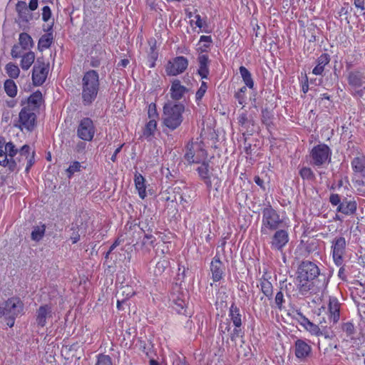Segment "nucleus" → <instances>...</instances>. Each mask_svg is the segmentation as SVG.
<instances>
[{"mask_svg":"<svg viewBox=\"0 0 365 365\" xmlns=\"http://www.w3.org/2000/svg\"><path fill=\"white\" fill-rule=\"evenodd\" d=\"M312 353V346L304 339H298L294 342V354L299 360H304Z\"/></svg>","mask_w":365,"mask_h":365,"instance_id":"16","label":"nucleus"},{"mask_svg":"<svg viewBox=\"0 0 365 365\" xmlns=\"http://www.w3.org/2000/svg\"><path fill=\"white\" fill-rule=\"evenodd\" d=\"M21 66L24 70H28L35 60V54L32 51L27 52L21 56Z\"/></svg>","mask_w":365,"mask_h":365,"instance_id":"32","label":"nucleus"},{"mask_svg":"<svg viewBox=\"0 0 365 365\" xmlns=\"http://www.w3.org/2000/svg\"><path fill=\"white\" fill-rule=\"evenodd\" d=\"M81 167V166L80 163H78L77 161L73 162L71 165H70V166L67 169V172L70 174L69 177L71 175H73L74 173L79 171Z\"/></svg>","mask_w":365,"mask_h":365,"instance_id":"51","label":"nucleus"},{"mask_svg":"<svg viewBox=\"0 0 365 365\" xmlns=\"http://www.w3.org/2000/svg\"><path fill=\"white\" fill-rule=\"evenodd\" d=\"M188 66V60L184 56H177L170 60L165 66L168 76H177L183 73Z\"/></svg>","mask_w":365,"mask_h":365,"instance_id":"11","label":"nucleus"},{"mask_svg":"<svg viewBox=\"0 0 365 365\" xmlns=\"http://www.w3.org/2000/svg\"><path fill=\"white\" fill-rule=\"evenodd\" d=\"M19 153V150L16 148L12 142H9L5 144L3 155H6V158H14Z\"/></svg>","mask_w":365,"mask_h":365,"instance_id":"34","label":"nucleus"},{"mask_svg":"<svg viewBox=\"0 0 365 365\" xmlns=\"http://www.w3.org/2000/svg\"><path fill=\"white\" fill-rule=\"evenodd\" d=\"M240 73L245 85L250 89H253L254 81L252 78L251 73L245 66H242L240 67Z\"/></svg>","mask_w":365,"mask_h":365,"instance_id":"33","label":"nucleus"},{"mask_svg":"<svg viewBox=\"0 0 365 365\" xmlns=\"http://www.w3.org/2000/svg\"><path fill=\"white\" fill-rule=\"evenodd\" d=\"M364 4V0H354L355 6L358 9H360L362 11L365 9Z\"/></svg>","mask_w":365,"mask_h":365,"instance_id":"63","label":"nucleus"},{"mask_svg":"<svg viewBox=\"0 0 365 365\" xmlns=\"http://www.w3.org/2000/svg\"><path fill=\"white\" fill-rule=\"evenodd\" d=\"M329 321L336 324L340 318V304L336 298L332 297L329 302Z\"/></svg>","mask_w":365,"mask_h":365,"instance_id":"21","label":"nucleus"},{"mask_svg":"<svg viewBox=\"0 0 365 365\" xmlns=\"http://www.w3.org/2000/svg\"><path fill=\"white\" fill-rule=\"evenodd\" d=\"M225 267L220 258L215 257L210 264V270L212 272V278L214 282L220 281L223 276Z\"/></svg>","mask_w":365,"mask_h":365,"instance_id":"18","label":"nucleus"},{"mask_svg":"<svg viewBox=\"0 0 365 365\" xmlns=\"http://www.w3.org/2000/svg\"><path fill=\"white\" fill-rule=\"evenodd\" d=\"M270 237L269 245L272 250L282 252L289 240V232L284 229H277Z\"/></svg>","mask_w":365,"mask_h":365,"instance_id":"10","label":"nucleus"},{"mask_svg":"<svg viewBox=\"0 0 365 365\" xmlns=\"http://www.w3.org/2000/svg\"><path fill=\"white\" fill-rule=\"evenodd\" d=\"M42 19L43 21H48L51 16V11L48 6H45L42 9Z\"/></svg>","mask_w":365,"mask_h":365,"instance_id":"52","label":"nucleus"},{"mask_svg":"<svg viewBox=\"0 0 365 365\" xmlns=\"http://www.w3.org/2000/svg\"><path fill=\"white\" fill-rule=\"evenodd\" d=\"M30 146L23 145L19 150V153L14 158H6L3 155V150H0V165L7 168L10 172L20 170L26 163V171L29 172L34 164V151L31 153Z\"/></svg>","mask_w":365,"mask_h":365,"instance_id":"1","label":"nucleus"},{"mask_svg":"<svg viewBox=\"0 0 365 365\" xmlns=\"http://www.w3.org/2000/svg\"><path fill=\"white\" fill-rule=\"evenodd\" d=\"M235 327H242V314L240 309L235 303H232L229 309L228 314Z\"/></svg>","mask_w":365,"mask_h":365,"instance_id":"24","label":"nucleus"},{"mask_svg":"<svg viewBox=\"0 0 365 365\" xmlns=\"http://www.w3.org/2000/svg\"><path fill=\"white\" fill-rule=\"evenodd\" d=\"M260 287L262 293L269 299H272L273 294V287L272 283L266 279L260 282Z\"/></svg>","mask_w":365,"mask_h":365,"instance_id":"37","label":"nucleus"},{"mask_svg":"<svg viewBox=\"0 0 365 365\" xmlns=\"http://www.w3.org/2000/svg\"><path fill=\"white\" fill-rule=\"evenodd\" d=\"M197 171L200 178L206 185L207 189L210 190L212 187V183L208 162L203 160L201 165L197 168Z\"/></svg>","mask_w":365,"mask_h":365,"instance_id":"19","label":"nucleus"},{"mask_svg":"<svg viewBox=\"0 0 365 365\" xmlns=\"http://www.w3.org/2000/svg\"><path fill=\"white\" fill-rule=\"evenodd\" d=\"M52 308L48 304L41 306L36 311V323L38 326L43 327L46 324V319L52 317Z\"/></svg>","mask_w":365,"mask_h":365,"instance_id":"17","label":"nucleus"},{"mask_svg":"<svg viewBox=\"0 0 365 365\" xmlns=\"http://www.w3.org/2000/svg\"><path fill=\"white\" fill-rule=\"evenodd\" d=\"M148 114L150 118H154L158 115L155 104L151 103L149 105Z\"/></svg>","mask_w":365,"mask_h":365,"instance_id":"56","label":"nucleus"},{"mask_svg":"<svg viewBox=\"0 0 365 365\" xmlns=\"http://www.w3.org/2000/svg\"><path fill=\"white\" fill-rule=\"evenodd\" d=\"M294 317L312 335L319 336L323 334L319 326L310 322L301 312L297 311Z\"/></svg>","mask_w":365,"mask_h":365,"instance_id":"14","label":"nucleus"},{"mask_svg":"<svg viewBox=\"0 0 365 365\" xmlns=\"http://www.w3.org/2000/svg\"><path fill=\"white\" fill-rule=\"evenodd\" d=\"M151 233L152 232H148L144 235V237L142 242L143 245H150L153 247L154 242L156 239Z\"/></svg>","mask_w":365,"mask_h":365,"instance_id":"47","label":"nucleus"},{"mask_svg":"<svg viewBox=\"0 0 365 365\" xmlns=\"http://www.w3.org/2000/svg\"><path fill=\"white\" fill-rule=\"evenodd\" d=\"M97 93H83L82 98L85 106L90 105L96 98Z\"/></svg>","mask_w":365,"mask_h":365,"instance_id":"43","label":"nucleus"},{"mask_svg":"<svg viewBox=\"0 0 365 365\" xmlns=\"http://www.w3.org/2000/svg\"><path fill=\"white\" fill-rule=\"evenodd\" d=\"M23 312V303L18 298H11L0 305V316L16 318Z\"/></svg>","mask_w":365,"mask_h":365,"instance_id":"7","label":"nucleus"},{"mask_svg":"<svg viewBox=\"0 0 365 365\" xmlns=\"http://www.w3.org/2000/svg\"><path fill=\"white\" fill-rule=\"evenodd\" d=\"M86 146V145L84 142L79 141L78 143H77V144L75 147V150L77 153H82L83 151L85 150Z\"/></svg>","mask_w":365,"mask_h":365,"instance_id":"61","label":"nucleus"},{"mask_svg":"<svg viewBox=\"0 0 365 365\" xmlns=\"http://www.w3.org/2000/svg\"><path fill=\"white\" fill-rule=\"evenodd\" d=\"M96 133L93 120L89 118H83L77 127V136L84 141H91Z\"/></svg>","mask_w":365,"mask_h":365,"instance_id":"8","label":"nucleus"},{"mask_svg":"<svg viewBox=\"0 0 365 365\" xmlns=\"http://www.w3.org/2000/svg\"><path fill=\"white\" fill-rule=\"evenodd\" d=\"M96 365H113L111 358L108 355L99 354Z\"/></svg>","mask_w":365,"mask_h":365,"instance_id":"42","label":"nucleus"},{"mask_svg":"<svg viewBox=\"0 0 365 365\" xmlns=\"http://www.w3.org/2000/svg\"><path fill=\"white\" fill-rule=\"evenodd\" d=\"M139 227L142 232L144 233V235H145V233L153 232V228L150 226H149L145 222H140L139 223Z\"/></svg>","mask_w":365,"mask_h":365,"instance_id":"55","label":"nucleus"},{"mask_svg":"<svg viewBox=\"0 0 365 365\" xmlns=\"http://www.w3.org/2000/svg\"><path fill=\"white\" fill-rule=\"evenodd\" d=\"M170 91H187V90L180 85V81L175 80L172 83Z\"/></svg>","mask_w":365,"mask_h":365,"instance_id":"49","label":"nucleus"},{"mask_svg":"<svg viewBox=\"0 0 365 365\" xmlns=\"http://www.w3.org/2000/svg\"><path fill=\"white\" fill-rule=\"evenodd\" d=\"M244 94H245V93H235V98L238 101V102L240 105H242L243 103H245V104L247 103L245 101Z\"/></svg>","mask_w":365,"mask_h":365,"instance_id":"62","label":"nucleus"},{"mask_svg":"<svg viewBox=\"0 0 365 365\" xmlns=\"http://www.w3.org/2000/svg\"><path fill=\"white\" fill-rule=\"evenodd\" d=\"M230 324L229 322L222 323L220 324L219 331L222 334H225L226 332L230 331Z\"/></svg>","mask_w":365,"mask_h":365,"instance_id":"58","label":"nucleus"},{"mask_svg":"<svg viewBox=\"0 0 365 365\" xmlns=\"http://www.w3.org/2000/svg\"><path fill=\"white\" fill-rule=\"evenodd\" d=\"M199 63L198 73L202 78H206L209 75L208 65L210 63L208 56L206 54H200L197 58Z\"/></svg>","mask_w":365,"mask_h":365,"instance_id":"22","label":"nucleus"},{"mask_svg":"<svg viewBox=\"0 0 365 365\" xmlns=\"http://www.w3.org/2000/svg\"><path fill=\"white\" fill-rule=\"evenodd\" d=\"M351 167L354 172L365 175V157L354 158L351 161Z\"/></svg>","mask_w":365,"mask_h":365,"instance_id":"28","label":"nucleus"},{"mask_svg":"<svg viewBox=\"0 0 365 365\" xmlns=\"http://www.w3.org/2000/svg\"><path fill=\"white\" fill-rule=\"evenodd\" d=\"M150 49V56H149V61L151 62L150 67H154L155 66V61L158 58V53L155 51L154 46H151Z\"/></svg>","mask_w":365,"mask_h":365,"instance_id":"54","label":"nucleus"},{"mask_svg":"<svg viewBox=\"0 0 365 365\" xmlns=\"http://www.w3.org/2000/svg\"><path fill=\"white\" fill-rule=\"evenodd\" d=\"M185 107L182 103L168 102L163 107V124L170 130L178 128L182 122Z\"/></svg>","mask_w":365,"mask_h":365,"instance_id":"3","label":"nucleus"},{"mask_svg":"<svg viewBox=\"0 0 365 365\" xmlns=\"http://www.w3.org/2000/svg\"><path fill=\"white\" fill-rule=\"evenodd\" d=\"M173 302L174 304V309L179 314H185L186 301L182 295H173Z\"/></svg>","mask_w":365,"mask_h":365,"instance_id":"31","label":"nucleus"},{"mask_svg":"<svg viewBox=\"0 0 365 365\" xmlns=\"http://www.w3.org/2000/svg\"><path fill=\"white\" fill-rule=\"evenodd\" d=\"M330 56L328 53L322 54L317 60V66L312 70L314 75H322L324 67L330 62Z\"/></svg>","mask_w":365,"mask_h":365,"instance_id":"23","label":"nucleus"},{"mask_svg":"<svg viewBox=\"0 0 365 365\" xmlns=\"http://www.w3.org/2000/svg\"><path fill=\"white\" fill-rule=\"evenodd\" d=\"M331 151L325 144L314 146L310 153V163L317 167H322L331 160Z\"/></svg>","mask_w":365,"mask_h":365,"instance_id":"6","label":"nucleus"},{"mask_svg":"<svg viewBox=\"0 0 365 365\" xmlns=\"http://www.w3.org/2000/svg\"><path fill=\"white\" fill-rule=\"evenodd\" d=\"M157 129V122L155 119L150 120L145 125L143 132V137L147 140L150 141L154 136Z\"/></svg>","mask_w":365,"mask_h":365,"instance_id":"26","label":"nucleus"},{"mask_svg":"<svg viewBox=\"0 0 365 365\" xmlns=\"http://www.w3.org/2000/svg\"><path fill=\"white\" fill-rule=\"evenodd\" d=\"M42 93H32V94L28 98L27 106L33 110H35L39 107L42 101Z\"/></svg>","mask_w":365,"mask_h":365,"instance_id":"30","label":"nucleus"},{"mask_svg":"<svg viewBox=\"0 0 365 365\" xmlns=\"http://www.w3.org/2000/svg\"><path fill=\"white\" fill-rule=\"evenodd\" d=\"M320 274L317 265L310 261L302 262L297 270V287L302 295L307 294L311 289L312 285L310 283Z\"/></svg>","mask_w":365,"mask_h":365,"instance_id":"2","label":"nucleus"},{"mask_svg":"<svg viewBox=\"0 0 365 365\" xmlns=\"http://www.w3.org/2000/svg\"><path fill=\"white\" fill-rule=\"evenodd\" d=\"M126 294V299H128L134 294V292L130 287H125L122 289V294Z\"/></svg>","mask_w":365,"mask_h":365,"instance_id":"60","label":"nucleus"},{"mask_svg":"<svg viewBox=\"0 0 365 365\" xmlns=\"http://www.w3.org/2000/svg\"><path fill=\"white\" fill-rule=\"evenodd\" d=\"M364 76L358 71H352L349 73L348 81L354 88H359L363 86Z\"/></svg>","mask_w":365,"mask_h":365,"instance_id":"25","label":"nucleus"},{"mask_svg":"<svg viewBox=\"0 0 365 365\" xmlns=\"http://www.w3.org/2000/svg\"><path fill=\"white\" fill-rule=\"evenodd\" d=\"M53 42V34L47 33L46 34L43 35L38 43V48L41 51L45 48H48L51 46Z\"/></svg>","mask_w":365,"mask_h":365,"instance_id":"35","label":"nucleus"},{"mask_svg":"<svg viewBox=\"0 0 365 365\" xmlns=\"http://www.w3.org/2000/svg\"><path fill=\"white\" fill-rule=\"evenodd\" d=\"M46 231L45 225L35 227L31 232V239L38 242L44 235Z\"/></svg>","mask_w":365,"mask_h":365,"instance_id":"38","label":"nucleus"},{"mask_svg":"<svg viewBox=\"0 0 365 365\" xmlns=\"http://www.w3.org/2000/svg\"><path fill=\"white\" fill-rule=\"evenodd\" d=\"M244 336V331L241 327H235L234 329L230 332V339L232 341L235 342L237 338H242Z\"/></svg>","mask_w":365,"mask_h":365,"instance_id":"41","label":"nucleus"},{"mask_svg":"<svg viewBox=\"0 0 365 365\" xmlns=\"http://www.w3.org/2000/svg\"><path fill=\"white\" fill-rule=\"evenodd\" d=\"M331 243L333 259L337 266H340L343 263V256L346 251V240L341 236L336 237Z\"/></svg>","mask_w":365,"mask_h":365,"instance_id":"12","label":"nucleus"},{"mask_svg":"<svg viewBox=\"0 0 365 365\" xmlns=\"http://www.w3.org/2000/svg\"><path fill=\"white\" fill-rule=\"evenodd\" d=\"M247 122L248 119L246 113H243L241 115H240V116L238 117V123L240 125L245 126Z\"/></svg>","mask_w":365,"mask_h":365,"instance_id":"59","label":"nucleus"},{"mask_svg":"<svg viewBox=\"0 0 365 365\" xmlns=\"http://www.w3.org/2000/svg\"><path fill=\"white\" fill-rule=\"evenodd\" d=\"M262 215V225L260 228L262 235H269V231L279 229L283 223V220L280 217L279 214L271 205L263 208Z\"/></svg>","mask_w":365,"mask_h":365,"instance_id":"4","label":"nucleus"},{"mask_svg":"<svg viewBox=\"0 0 365 365\" xmlns=\"http://www.w3.org/2000/svg\"><path fill=\"white\" fill-rule=\"evenodd\" d=\"M36 115L29 107H24L19 115V128L32 131L36 126Z\"/></svg>","mask_w":365,"mask_h":365,"instance_id":"9","label":"nucleus"},{"mask_svg":"<svg viewBox=\"0 0 365 365\" xmlns=\"http://www.w3.org/2000/svg\"><path fill=\"white\" fill-rule=\"evenodd\" d=\"M200 42H205V43L203 45L205 48H207L210 46V43L212 42L211 36H202L200 39Z\"/></svg>","mask_w":365,"mask_h":365,"instance_id":"57","label":"nucleus"},{"mask_svg":"<svg viewBox=\"0 0 365 365\" xmlns=\"http://www.w3.org/2000/svg\"><path fill=\"white\" fill-rule=\"evenodd\" d=\"M23 50L24 49H22V48L20 46L15 45L13 46L11 49V54L12 57L15 58L21 57L23 55Z\"/></svg>","mask_w":365,"mask_h":365,"instance_id":"50","label":"nucleus"},{"mask_svg":"<svg viewBox=\"0 0 365 365\" xmlns=\"http://www.w3.org/2000/svg\"><path fill=\"white\" fill-rule=\"evenodd\" d=\"M299 175L303 180L312 181L315 179V175L310 168H302L299 170Z\"/></svg>","mask_w":365,"mask_h":365,"instance_id":"39","label":"nucleus"},{"mask_svg":"<svg viewBox=\"0 0 365 365\" xmlns=\"http://www.w3.org/2000/svg\"><path fill=\"white\" fill-rule=\"evenodd\" d=\"M274 302L276 304V307L279 309H282L283 308V304L285 302L284 294L282 291H279L275 296Z\"/></svg>","mask_w":365,"mask_h":365,"instance_id":"44","label":"nucleus"},{"mask_svg":"<svg viewBox=\"0 0 365 365\" xmlns=\"http://www.w3.org/2000/svg\"><path fill=\"white\" fill-rule=\"evenodd\" d=\"M357 210V203L355 200L344 199L337 208L338 212H341L345 215H353L356 213Z\"/></svg>","mask_w":365,"mask_h":365,"instance_id":"20","label":"nucleus"},{"mask_svg":"<svg viewBox=\"0 0 365 365\" xmlns=\"http://www.w3.org/2000/svg\"><path fill=\"white\" fill-rule=\"evenodd\" d=\"M48 72V66L43 60L38 58L33 68L32 80L34 84L36 86L42 85L46 79Z\"/></svg>","mask_w":365,"mask_h":365,"instance_id":"13","label":"nucleus"},{"mask_svg":"<svg viewBox=\"0 0 365 365\" xmlns=\"http://www.w3.org/2000/svg\"><path fill=\"white\" fill-rule=\"evenodd\" d=\"M29 7L31 11L36 10L38 7V0H30Z\"/></svg>","mask_w":365,"mask_h":365,"instance_id":"64","label":"nucleus"},{"mask_svg":"<svg viewBox=\"0 0 365 365\" xmlns=\"http://www.w3.org/2000/svg\"><path fill=\"white\" fill-rule=\"evenodd\" d=\"M6 71L7 74L13 78H16L19 76L20 70L18 66L13 63H9L6 66Z\"/></svg>","mask_w":365,"mask_h":365,"instance_id":"40","label":"nucleus"},{"mask_svg":"<svg viewBox=\"0 0 365 365\" xmlns=\"http://www.w3.org/2000/svg\"><path fill=\"white\" fill-rule=\"evenodd\" d=\"M83 91H98L99 86L98 74L94 70L86 73L83 78Z\"/></svg>","mask_w":365,"mask_h":365,"instance_id":"15","label":"nucleus"},{"mask_svg":"<svg viewBox=\"0 0 365 365\" xmlns=\"http://www.w3.org/2000/svg\"><path fill=\"white\" fill-rule=\"evenodd\" d=\"M341 329L344 332H346L347 336H351L355 333L354 326L351 322L344 323Z\"/></svg>","mask_w":365,"mask_h":365,"instance_id":"45","label":"nucleus"},{"mask_svg":"<svg viewBox=\"0 0 365 365\" xmlns=\"http://www.w3.org/2000/svg\"><path fill=\"white\" fill-rule=\"evenodd\" d=\"M272 113L267 109L262 110V121L264 124L269 125L272 123Z\"/></svg>","mask_w":365,"mask_h":365,"instance_id":"46","label":"nucleus"},{"mask_svg":"<svg viewBox=\"0 0 365 365\" xmlns=\"http://www.w3.org/2000/svg\"><path fill=\"white\" fill-rule=\"evenodd\" d=\"M185 160L189 163H200L207 158V151L201 143L190 142L186 145Z\"/></svg>","mask_w":365,"mask_h":365,"instance_id":"5","label":"nucleus"},{"mask_svg":"<svg viewBox=\"0 0 365 365\" xmlns=\"http://www.w3.org/2000/svg\"><path fill=\"white\" fill-rule=\"evenodd\" d=\"M134 180L135 187L138 191L140 197L141 199H144L146 197L145 178L140 174H135Z\"/></svg>","mask_w":365,"mask_h":365,"instance_id":"29","label":"nucleus"},{"mask_svg":"<svg viewBox=\"0 0 365 365\" xmlns=\"http://www.w3.org/2000/svg\"><path fill=\"white\" fill-rule=\"evenodd\" d=\"M5 91H17V87L14 81L11 79H8L4 83Z\"/></svg>","mask_w":365,"mask_h":365,"instance_id":"48","label":"nucleus"},{"mask_svg":"<svg viewBox=\"0 0 365 365\" xmlns=\"http://www.w3.org/2000/svg\"><path fill=\"white\" fill-rule=\"evenodd\" d=\"M329 202L332 205L339 206L340 204H341L340 196L335 193H333L330 195Z\"/></svg>","mask_w":365,"mask_h":365,"instance_id":"53","label":"nucleus"},{"mask_svg":"<svg viewBox=\"0 0 365 365\" xmlns=\"http://www.w3.org/2000/svg\"><path fill=\"white\" fill-rule=\"evenodd\" d=\"M19 44L24 50L31 48L34 45L32 38L26 33H21L19 35Z\"/></svg>","mask_w":365,"mask_h":365,"instance_id":"36","label":"nucleus"},{"mask_svg":"<svg viewBox=\"0 0 365 365\" xmlns=\"http://www.w3.org/2000/svg\"><path fill=\"white\" fill-rule=\"evenodd\" d=\"M16 9L22 21L27 22L31 19V14L29 13L26 2L19 1L16 4Z\"/></svg>","mask_w":365,"mask_h":365,"instance_id":"27","label":"nucleus"}]
</instances>
